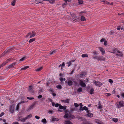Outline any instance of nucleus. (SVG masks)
<instances>
[{
    "mask_svg": "<svg viewBox=\"0 0 124 124\" xmlns=\"http://www.w3.org/2000/svg\"><path fill=\"white\" fill-rule=\"evenodd\" d=\"M71 16L72 17V20L73 21H75L76 22H78V17L75 16V14L74 13L71 14L70 13Z\"/></svg>",
    "mask_w": 124,
    "mask_h": 124,
    "instance_id": "1",
    "label": "nucleus"
},
{
    "mask_svg": "<svg viewBox=\"0 0 124 124\" xmlns=\"http://www.w3.org/2000/svg\"><path fill=\"white\" fill-rule=\"evenodd\" d=\"M116 106L118 108H120L121 107H124L123 101H120L119 102V104H117Z\"/></svg>",
    "mask_w": 124,
    "mask_h": 124,
    "instance_id": "2",
    "label": "nucleus"
},
{
    "mask_svg": "<svg viewBox=\"0 0 124 124\" xmlns=\"http://www.w3.org/2000/svg\"><path fill=\"white\" fill-rule=\"evenodd\" d=\"M15 106L13 105H11L10 106L9 109V112L10 113H13L14 111Z\"/></svg>",
    "mask_w": 124,
    "mask_h": 124,
    "instance_id": "3",
    "label": "nucleus"
},
{
    "mask_svg": "<svg viewBox=\"0 0 124 124\" xmlns=\"http://www.w3.org/2000/svg\"><path fill=\"white\" fill-rule=\"evenodd\" d=\"M16 62H14L10 65L8 66L7 67V68L8 69H9L11 68H12L14 67V66H15L16 65Z\"/></svg>",
    "mask_w": 124,
    "mask_h": 124,
    "instance_id": "4",
    "label": "nucleus"
},
{
    "mask_svg": "<svg viewBox=\"0 0 124 124\" xmlns=\"http://www.w3.org/2000/svg\"><path fill=\"white\" fill-rule=\"evenodd\" d=\"M80 84L83 87H85L86 86L85 83L81 80H80Z\"/></svg>",
    "mask_w": 124,
    "mask_h": 124,
    "instance_id": "5",
    "label": "nucleus"
},
{
    "mask_svg": "<svg viewBox=\"0 0 124 124\" xmlns=\"http://www.w3.org/2000/svg\"><path fill=\"white\" fill-rule=\"evenodd\" d=\"M17 120L18 121H20L23 122H25L24 118H23L21 116H18Z\"/></svg>",
    "mask_w": 124,
    "mask_h": 124,
    "instance_id": "6",
    "label": "nucleus"
},
{
    "mask_svg": "<svg viewBox=\"0 0 124 124\" xmlns=\"http://www.w3.org/2000/svg\"><path fill=\"white\" fill-rule=\"evenodd\" d=\"M117 52L118 54H116V55L118 56L121 57H123V54L122 53V52L119 51V50H117Z\"/></svg>",
    "mask_w": 124,
    "mask_h": 124,
    "instance_id": "7",
    "label": "nucleus"
},
{
    "mask_svg": "<svg viewBox=\"0 0 124 124\" xmlns=\"http://www.w3.org/2000/svg\"><path fill=\"white\" fill-rule=\"evenodd\" d=\"M90 112V110H87V113H88L87 114V115L89 117H91L93 116V114L89 112Z\"/></svg>",
    "mask_w": 124,
    "mask_h": 124,
    "instance_id": "8",
    "label": "nucleus"
},
{
    "mask_svg": "<svg viewBox=\"0 0 124 124\" xmlns=\"http://www.w3.org/2000/svg\"><path fill=\"white\" fill-rule=\"evenodd\" d=\"M95 122L98 124H104L103 122L101 121L98 119H96L95 120Z\"/></svg>",
    "mask_w": 124,
    "mask_h": 124,
    "instance_id": "9",
    "label": "nucleus"
},
{
    "mask_svg": "<svg viewBox=\"0 0 124 124\" xmlns=\"http://www.w3.org/2000/svg\"><path fill=\"white\" fill-rule=\"evenodd\" d=\"M35 104L34 103L31 105L29 108H28L27 110V111H29L30 110H31L33 108L34 106L35 105Z\"/></svg>",
    "mask_w": 124,
    "mask_h": 124,
    "instance_id": "10",
    "label": "nucleus"
},
{
    "mask_svg": "<svg viewBox=\"0 0 124 124\" xmlns=\"http://www.w3.org/2000/svg\"><path fill=\"white\" fill-rule=\"evenodd\" d=\"M77 118L80 121H85L86 120V119L82 117L78 116Z\"/></svg>",
    "mask_w": 124,
    "mask_h": 124,
    "instance_id": "11",
    "label": "nucleus"
},
{
    "mask_svg": "<svg viewBox=\"0 0 124 124\" xmlns=\"http://www.w3.org/2000/svg\"><path fill=\"white\" fill-rule=\"evenodd\" d=\"M75 118V117L74 115H69L68 119H69L71 120Z\"/></svg>",
    "mask_w": 124,
    "mask_h": 124,
    "instance_id": "12",
    "label": "nucleus"
},
{
    "mask_svg": "<svg viewBox=\"0 0 124 124\" xmlns=\"http://www.w3.org/2000/svg\"><path fill=\"white\" fill-rule=\"evenodd\" d=\"M93 82L97 86H99V84L100 83V82L98 81H96L95 80L93 81Z\"/></svg>",
    "mask_w": 124,
    "mask_h": 124,
    "instance_id": "13",
    "label": "nucleus"
},
{
    "mask_svg": "<svg viewBox=\"0 0 124 124\" xmlns=\"http://www.w3.org/2000/svg\"><path fill=\"white\" fill-rule=\"evenodd\" d=\"M59 108V109H63L65 110L66 109V106L64 107L62 106L60 104Z\"/></svg>",
    "mask_w": 124,
    "mask_h": 124,
    "instance_id": "14",
    "label": "nucleus"
},
{
    "mask_svg": "<svg viewBox=\"0 0 124 124\" xmlns=\"http://www.w3.org/2000/svg\"><path fill=\"white\" fill-rule=\"evenodd\" d=\"M75 60H71L69 62H68L67 64H68V67L70 66L71 65V63L72 62H74Z\"/></svg>",
    "mask_w": 124,
    "mask_h": 124,
    "instance_id": "15",
    "label": "nucleus"
},
{
    "mask_svg": "<svg viewBox=\"0 0 124 124\" xmlns=\"http://www.w3.org/2000/svg\"><path fill=\"white\" fill-rule=\"evenodd\" d=\"M100 51L101 52L102 54L103 55L105 54V50L102 48L101 47L99 48Z\"/></svg>",
    "mask_w": 124,
    "mask_h": 124,
    "instance_id": "16",
    "label": "nucleus"
},
{
    "mask_svg": "<svg viewBox=\"0 0 124 124\" xmlns=\"http://www.w3.org/2000/svg\"><path fill=\"white\" fill-rule=\"evenodd\" d=\"M11 51V49H9L7 51H5L3 53V55H5V54L8 53L9 52Z\"/></svg>",
    "mask_w": 124,
    "mask_h": 124,
    "instance_id": "17",
    "label": "nucleus"
},
{
    "mask_svg": "<svg viewBox=\"0 0 124 124\" xmlns=\"http://www.w3.org/2000/svg\"><path fill=\"white\" fill-rule=\"evenodd\" d=\"M69 86H71L73 84V82L71 80H69L67 82Z\"/></svg>",
    "mask_w": 124,
    "mask_h": 124,
    "instance_id": "18",
    "label": "nucleus"
},
{
    "mask_svg": "<svg viewBox=\"0 0 124 124\" xmlns=\"http://www.w3.org/2000/svg\"><path fill=\"white\" fill-rule=\"evenodd\" d=\"M62 101L64 102V103H69L70 99H68L66 100H63Z\"/></svg>",
    "mask_w": 124,
    "mask_h": 124,
    "instance_id": "19",
    "label": "nucleus"
},
{
    "mask_svg": "<svg viewBox=\"0 0 124 124\" xmlns=\"http://www.w3.org/2000/svg\"><path fill=\"white\" fill-rule=\"evenodd\" d=\"M97 60H99L100 61H104L105 60V58H103L102 57H100L98 58H97Z\"/></svg>",
    "mask_w": 124,
    "mask_h": 124,
    "instance_id": "20",
    "label": "nucleus"
},
{
    "mask_svg": "<svg viewBox=\"0 0 124 124\" xmlns=\"http://www.w3.org/2000/svg\"><path fill=\"white\" fill-rule=\"evenodd\" d=\"M36 34L35 33H34V32L32 31V34L31 33V35L30 36V38H31L35 36Z\"/></svg>",
    "mask_w": 124,
    "mask_h": 124,
    "instance_id": "21",
    "label": "nucleus"
},
{
    "mask_svg": "<svg viewBox=\"0 0 124 124\" xmlns=\"http://www.w3.org/2000/svg\"><path fill=\"white\" fill-rule=\"evenodd\" d=\"M32 116V115L31 114L27 116L26 117L24 118L25 119V120L26 119H27L28 118L29 119V118H30Z\"/></svg>",
    "mask_w": 124,
    "mask_h": 124,
    "instance_id": "22",
    "label": "nucleus"
},
{
    "mask_svg": "<svg viewBox=\"0 0 124 124\" xmlns=\"http://www.w3.org/2000/svg\"><path fill=\"white\" fill-rule=\"evenodd\" d=\"M81 21H84L86 20L85 18L83 16H81Z\"/></svg>",
    "mask_w": 124,
    "mask_h": 124,
    "instance_id": "23",
    "label": "nucleus"
},
{
    "mask_svg": "<svg viewBox=\"0 0 124 124\" xmlns=\"http://www.w3.org/2000/svg\"><path fill=\"white\" fill-rule=\"evenodd\" d=\"M65 124H73L72 122L69 120L65 121Z\"/></svg>",
    "mask_w": 124,
    "mask_h": 124,
    "instance_id": "24",
    "label": "nucleus"
},
{
    "mask_svg": "<svg viewBox=\"0 0 124 124\" xmlns=\"http://www.w3.org/2000/svg\"><path fill=\"white\" fill-rule=\"evenodd\" d=\"M78 2L79 5L83 4V0H78Z\"/></svg>",
    "mask_w": 124,
    "mask_h": 124,
    "instance_id": "25",
    "label": "nucleus"
},
{
    "mask_svg": "<svg viewBox=\"0 0 124 124\" xmlns=\"http://www.w3.org/2000/svg\"><path fill=\"white\" fill-rule=\"evenodd\" d=\"M44 1H49V2L51 3H53L54 2L55 0H43Z\"/></svg>",
    "mask_w": 124,
    "mask_h": 124,
    "instance_id": "26",
    "label": "nucleus"
},
{
    "mask_svg": "<svg viewBox=\"0 0 124 124\" xmlns=\"http://www.w3.org/2000/svg\"><path fill=\"white\" fill-rule=\"evenodd\" d=\"M94 89L93 88H91L90 91V93L91 94H92L93 93Z\"/></svg>",
    "mask_w": 124,
    "mask_h": 124,
    "instance_id": "27",
    "label": "nucleus"
},
{
    "mask_svg": "<svg viewBox=\"0 0 124 124\" xmlns=\"http://www.w3.org/2000/svg\"><path fill=\"white\" fill-rule=\"evenodd\" d=\"M29 67V66H25L24 67V68H22L21 69V70H25L27 68H28Z\"/></svg>",
    "mask_w": 124,
    "mask_h": 124,
    "instance_id": "28",
    "label": "nucleus"
},
{
    "mask_svg": "<svg viewBox=\"0 0 124 124\" xmlns=\"http://www.w3.org/2000/svg\"><path fill=\"white\" fill-rule=\"evenodd\" d=\"M41 122L43 123L44 124H46L47 123V121L45 118L43 119L41 121Z\"/></svg>",
    "mask_w": 124,
    "mask_h": 124,
    "instance_id": "29",
    "label": "nucleus"
},
{
    "mask_svg": "<svg viewBox=\"0 0 124 124\" xmlns=\"http://www.w3.org/2000/svg\"><path fill=\"white\" fill-rule=\"evenodd\" d=\"M82 88L81 87H80L77 90V91L78 93H80L82 92Z\"/></svg>",
    "mask_w": 124,
    "mask_h": 124,
    "instance_id": "30",
    "label": "nucleus"
},
{
    "mask_svg": "<svg viewBox=\"0 0 124 124\" xmlns=\"http://www.w3.org/2000/svg\"><path fill=\"white\" fill-rule=\"evenodd\" d=\"M88 56L87 54H84L82 55V57H88Z\"/></svg>",
    "mask_w": 124,
    "mask_h": 124,
    "instance_id": "31",
    "label": "nucleus"
},
{
    "mask_svg": "<svg viewBox=\"0 0 124 124\" xmlns=\"http://www.w3.org/2000/svg\"><path fill=\"white\" fill-rule=\"evenodd\" d=\"M35 39H36L35 38H33V39H31L29 41V43L32 42L34 41H35Z\"/></svg>",
    "mask_w": 124,
    "mask_h": 124,
    "instance_id": "32",
    "label": "nucleus"
},
{
    "mask_svg": "<svg viewBox=\"0 0 124 124\" xmlns=\"http://www.w3.org/2000/svg\"><path fill=\"white\" fill-rule=\"evenodd\" d=\"M16 0H13L11 3V4L13 6H14L15 4Z\"/></svg>",
    "mask_w": 124,
    "mask_h": 124,
    "instance_id": "33",
    "label": "nucleus"
},
{
    "mask_svg": "<svg viewBox=\"0 0 124 124\" xmlns=\"http://www.w3.org/2000/svg\"><path fill=\"white\" fill-rule=\"evenodd\" d=\"M59 120V119L57 118H53L52 119V121H58Z\"/></svg>",
    "mask_w": 124,
    "mask_h": 124,
    "instance_id": "34",
    "label": "nucleus"
},
{
    "mask_svg": "<svg viewBox=\"0 0 124 124\" xmlns=\"http://www.w3.org/2000/svg\"><path fill=\"white\" fill-rule=\"evenodd\" d=\"M42 67H41L40 68L36 70V71H39L41 70L42 69Z\"/></svg>",
    "mask_w": 124,
    "mask_h": 124,
    "instance_id": "35",
    "label": "nucleus"
},
{
    "mask_svg": "<svg viewBox=\"0 0 124 124\" xmlns=\"http://www.w3.org/2000/svg\"><path fill=\"white\" fill-rule=\"evenodd\" d=\"M57 88L58 89H61L62 88V86L60 85H58L56 86Z\"/></svg>",
    "mask_w": 124,
    "mask_h": 124,
    "instance_id": "36",
    "label": "nucleus"
},
{
    "mask_svg": "<svg viewBox=\"0 0 124 124\" xmlns=\"http://www.w3.org/2000/svg\"><path fill=\"white\" fill-rule=\"evenodd\" d=\"M69 115L68 114H66L64 116V118H68Z\"/></svg>",
    "mask_w": 124,
    "mask_h": 124,
    "instance_id": "37",
    "label": "nucleus"
},
{
    "mask_svg": "<svg viewBox=\"0 0 124 124\" xmlns=\"http://www.w3.org/2000/svg\"><path fill=\"white\" fill-rule=\"evenodd\" d=\"M26 59V57H24L23 58H22L19 61H22L24 60L25 59Z\"/></svg>",
    "mask_w": 124,
    "mask_h": 124,
    "instance_id": "38",
    "label": "nucleus"
},
{
    "mask_svg": "<svg viewBox=\"0 0 124 124\" xmlns=\"http://www.w3.org/2000/svg\"><path fill=\"white\" fill-rule=\"evenodd\" d=\"M113 121L115 122H117L118 120L117 118H113L112 119Z\"/></svg>",
    "mask_w": 124,
    "mask_h": 124,
    "instance_id": "39",
    "label": "nucleus"
},
{
    "mask_svg": "<svg viewBox=\"0 0 124 124\" xmlns=\"http://www.w3.org/2000/svg\"><path fill=\"white\" fill-rule=\"evenodd\" d=\"M56 52V51L55 50L53 51H52L50 53V54L51 55L55 53Z\"/></svg>",
    "mask_w": 124,
    "mask_h": 124,
    "instance_id": "40",
    "label": "nucleus"
},
{
    "mask_svg": "<svg viewBox=\"0 0 124 124\" xmlns=\"http://www.w3.org/2000/svg\"><path fill=\"white\" fill-rule=\"evenodd\" d=\"M84 110H85L87 111L88 110V108L86 106H84L83 107Z\"/></svg>",
    "mask_w": 124,
    "mask_h": 124,
    "instance_id": "41",
    "label": "nucleus"
},
{
    "mask_svg": "<svg viewBox=\"0 0 124 124\" xmlns=\"http://www.w3.org/2000/svg\"><path fill=\"white\" fill-rule=\"evenodd\" d=\"M99 105L98 107V108L99 109L101 108H102V107L101 106V104H99Z\"/></svg>",
    "mask_w": 124,
    "mask_h": 124,
    "instance_id": "42",
    "label": "nucleus"
},
{
    "mask_svg": "<svg viewBox=\"0 0 124 124\" xmlns=\"http://www.w3.org/2000/svg\"><path fill=\"white\" fill-rule=\"evenodd\" d=\"M31 34V32H29V33H28V34L26 35V37L27 38V37H28L29 36H30H30Z\"/></svg>",
    "mask_w": 124,
    "mask_h": 124,
    "instance_id": "43",
    "label": "nucleus"
},
{
    "mask_svg": "<svg viewBox=\"0 0 124 124\" xmlns=\"http://www.w3.org/2000/svg\"><path fill=\"white\" fill-rule=\"evenodd\" d=\"M74 105L76 107H77L79 106L78 104L76 103H74Z\"/></svg>",
    "mask_w": 124,
    "mask_h": 124,
    "instance_id": "44",
    "label": "nucleus"
},
{
    "mask_svg": "<svg viewBox=\"0 0 124 124\" xmlns=\"http://www.w3.org/2000/svg\"><path fill=\"white\" fill-rule=\"evenodd\" d=\"M4 114V112H2L0 114V117H1L3 116Z\"/></svg>",
    "mask_w": 124,
    "mask_h": 124,
    "instance_id": "45",
    "label": "nucleus"
},
{
    "mask_svg": "<svg viewBox=\"0 0 124 124\" xmlns=\"http://www.w3.org/2000/svg\"><path fill=\"white\" fill-rule=\"evenodd\" d=\"M32 86H29V90H32Z\"/></svg>",
    "mask_w": 124,
    "mask_h": 124,
    "instance_id": "46",
    "label": "nucleus"
},
{
    "mask_svg": "<svg viewBox=\"0 0 124 124\" xmlns=\"http://www.w3.org/2000/svg\"><path fill=\"white\" fill-rule=\"evenodd\" d=\"M105 41L104 39L103 38H102L100 40V42H102L103 41Z\"/></svg>",
    "mask_w": 124,
    "mask_h": 124,
    "instance_id": "47",
    "label": "nucleus"
},
{
    "mask_svg": "<svg viewBox=\"0 0 124 124\" xmlns=\"http://www.w3.org/2000/svg\"><path fill=\"white\" fill-rule=\"evenodd\" d=\"M109 82L111 84L112 83H113V80L111 79H109L108 80Z\"/></svg>",
    "mask_w": 124,
    "mask_h": 124,
    "instance_id": "48",
    "label": "nucleus"
},
{
    "mask_svg": "<svg viewBox=\"0 0 124 124\" xmlns=\"http://www.w3.org/2000/svg\"><path fill=\"white\" fill-rule=\"evenodd\" d=\"M27 98L28 99L30 100H32L34 99V98L32 97H27Z\"/></svg>",
    "mask_w": 124,
    "mask_h": 124,
    "instance_id": "49",
    "label": "nucleus"
},
{
    "mask_svg": "<svg viewBox=\"0 0 124 124\" xmlns=\"http://www.w3.org/2000/svg\"><path fill=\"white\" fill-rule=\"evenodd\" d=\"M84 124H93L91 122H87L86 123H84Z\"/></svg>",
    "mask_w": 124,
    "mask_h": 124,
    "instance_id": "50",
    "label": "nucleus"
},
{
    "mask_svg": "<svg viewBox=\"0 0 124 124\" xmlns=\"http://www.w3.org/2000/svg\"><path fill=\"white\" fill-rule=\"evenodd\" d=\"M120 95L122 97L124 98V93H122Z\"/></svg>",
    "mask_w": 124,
    "mask_h": 124,
    "instance_id": "51",
    "label": "nucleus"
},
{
    "mask_svg": "<svg viewBox=\"0 0 124 124\" xmlns=\"http://www.w3.org/2000/svg\"><path fill=\"white\" fill-rule=\"evenodd\" d=\"M60 104H59L58 103H56L55 105V107H58V106H59Z\"/></svg>",
    "mask_w": 124,
    "mask_h": 124,
    "instance_id": "52",
    "label": "nucleus"
},
{
    "mask_svg": "<svg viewBox=\"0 0 124 124\" xmlns=\"http://www.w3.org/2000/svg\"><path fill=\"white\" fill-rule=\"evenodd\" d=\"M116 51V50H115L114 49L113 51H112V52H110L113 53H115V52Z\"/></svg>",
    "mask_w": 124,
    "mask_h": 124,
    "instance_id": "53",
    "label": "nucleus"
},
{
    "mask_svg": "<svg viewBox=\"0 0 124 124\" xmlns=\"http://www.w3.org/2000/svg\"><path fill=\"white\" fill-rule=\"evenodd\" d=\"M53 111L50 110H48V113H53Z\"/></svg>",
    "mask_w": 124,
    "mask_h": 124,
    "instance_id": "54",
    "label": "nucleus"
},
{
    "mask_svg": "<svg viewBox=\"0 0 124 124\" xmlns=\"http://www.w3.org/2000/svg\"><path fill=\"white\" fill-rule=\"evenodd\" d=\"M19 107V105H18L17 104V105L16 106V110H18Z\"/></svg>",
    "mask_w": 124,
    "mask_h": 124,
    "instance_id": "55",
    "label": "nucleus"
},
{
    "mask_svg": "<svg viewBox=\"0 0 124 124\" xmlns=\"http://www.w3.org/2000/svg\"><path fill=\"white\" fill-rule=\"evenodd\" d=\"M42 95H40L38 96V98L39 99H40V98H42Z\"/></svg>",
    "mask_w": 124,
    "mask_h": 124,
    "instance_id": "56",
    "label": "nucleus"
},
{
    "mask_svg": "<svg viewBox=\"0 0 124 124\" xmlns=\"http://www.w3.org/2000/svg\"><path fill=\"white\" fill-rule=\"evenodd\" d=\"M106 95L107 96H110L111 95L109 93H106Z\"/></svg>",
    "mask_w": 124,
    "mask_h": 124,
    "instance_id": "57",
    "label": "nucleus"
},
{
    "mask_svg": "<svg viewBox=\"0 0 124 124\" xmlns=\"http://www.w3.org/2000/svg\"><path fill=\"white\" fill-rule=\"evenodd\" d=\"M35 118L37 119H39V117L37 116H35Z\"/></svg>",
    "mask_w": 124,
    "mask_h": 124,
    "instance_id": "58",
    "label": "nucleus"
},
{
    "mask_svg": "<svg viewBox=\"0 0 124 124\" xmlns=\"http://www.w3.org/2000/svg\"><path fill=\"white\" fill-rule=\"evenodd\" d=\"M107 41L106 40L104 42V44L105 46L107 45Z\"/></svg>",
    "mask_w": 124,
    "mask_h": 124,
    "instance_id": "59",
    "label": "nucleus"
},
{
    "mask_svg": "<svg viewBox=\"0 0 124 124\" xmlns=\"http://www.w3.org/2000/svg\"><path fill=\"white\" fill-rule=\"evenodd\" d=\"M8 62V61H6L4 62L3 63V65H5L6 63H7Z\"/></svg>",
    "mask_w": 124,
    "mask_h": 124,
    "instance_id": "60",
    "label": "nucleus"
},
{
    "mask_svg": "<svg viewBox=\"0 0 124 124\" xmlns=\"http://www.w3.org/2000/svg\"><path fill=\"white\" fill-rule=\"evenodd\" d=\"M65 65V64L64 62L62 63L61 66V67H62L63 66H64Z\"/></svg>",
    "mask_w": 124,
    "mask_h": 124,
    "instance_id": "61",
    "label": "nucleus"
},
{
    "mask_svg": "<svg viewBox=\"0 0 124 124\" xmlns=\"http://www.w3.org/2000/svg\"><path fill=\"white\" fill-rule=\"evenodd\" d=\"M60 80L62 82L63 81V78H60Z\"/></svg>",
    "mask_w": 124,
    "mask_h": 124,
    "instance_id": "62",
    "label": "nucleus"
},
{
    "mask_svg": "<svg viewBox=\"0 0 124 124\" xmlns=\"http://www.w3.org/2000/svg\"><path fill=\"white\" fill-rule=\"evenodd\" d=\"M19 123L17 122H15L13 123V124H18Z\"/></svg>",
    "mask_w": 124,
    "mask_h": 124,
    "instance_id": "63",
    "label": "nucleus"
},
{
    "mask_svg": "<svg viewBox=\"0 0 124 124\" xmlns=\"http://www.w3.org/2000/svg\"><path fill=\"white\" fill-rule=\"evenodd\" d=\"M66 4L65 3H63L62 4V6L63 8L65 7V6L66 5Z\"/></svg>",
    "mask_w": 124,
    "mask_h": 124,
    "instance_id": "64",
    "label": "nucleus"
}]
</instances>
